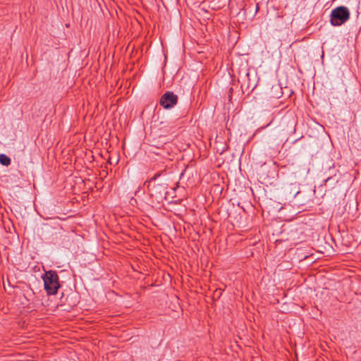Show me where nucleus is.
Returning a JSON list of instances; mask_svg holds the SVG:
<instances>
[{
	"label": "nucleus",
	"instance_id": "1",
	"mask_svg": "<svg viewBox=\"0 0 361 361\" xmlns=\"http://www.w3.org/2000/svg\"><path fill=\"white\" fill-rule=\"evenodd\" d=\"M166 184L163 180H158L153 178L147 183L148 192L152 197L159 199H165L166 197Z\"/></svg>",
	"mask_w": 361,
	"mask_h": 361
},
{
	"label": "nucleus",
	"instance_id": "2",
	"mask_svg": "<svg viewBox=\"0 0 361 361\" xmlns=\"http://www.w3.org/2000/svg\"><path fill=\"white\" fill-rule=\"evenodd\" d=\"M350 18V12L345 6H338L334 9L331 13V23L338 26L346 22Z\"/></svg>",
	"mask_w": 361,
	"mask_h": 361
},
{
	"label": "nucleus",
	"instance_id": "3",
	"mask_svg": "<svg viewBox=\"0 0 361 361\" xmlns=\"http://www.w3.org/2000/svg\"><path fill=\"white\" fill-rule=\"evenodd\" d=\"M43 280L47 292L49 294H56L59 288V278L56 272L47 271Z\"/></svg>",
	"mask_w": 361,
	"mask_h": 361
},
{
	"label": "nucleus",
	"instance_id": "4",
	"mask_svg": "<svg viewBox=\"0 0 361 361\" xmlns=\"http://www.w3.org/2000/svg\"><path fill=\"white\" fill-rule=\"evenodd\" d=\"M178 97L171 92H167L160 99V104L164 109H170L177 104Z\"/></svg>",
	"mask_w": 361,
	"mask_h": 361
},
{
	"label": "nucleus",
	"instance_id": "5",
	"mask_svg": "<svg viewBox=\"0 0 361 361\" xmlns=\"http://www.w3.org/2000/svg\"><path fill=\"white\" fill-rule=\"evenodd\" d=\"M281 95L282 88L279 85L272 86L268 92V97L270 99L280 98Z\"/></svg>",
	"mask_w": 361,
	"mask_h": 361
},
{
	"label": "nucleus",
	"instance_id": "6",
	"mask_svg": "<svg viewBox=\"0 0 361 361\" xmlns=\"http://www.w3.org/2000/svg\"><path fill=\"white\" fill-rule=\"evenodd\" d=\"M0 163L4 166H8L11 164V159L10 158L4 154H0Z\"/></svg>",
	"mask_w": 361,
	"mask_h": 361
}]
</instances>
